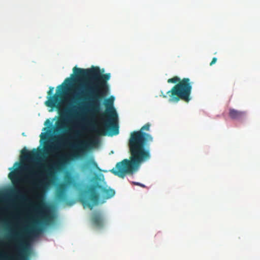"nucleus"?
Instances as JSON below:
<instances>
[{
    "label": "nucleus",
    "instance_id": "nucleus-1",
    "mask_svg": "<svg viewBox=\"0 0 260 260\" xmlns=\"http://www.w3.org/2000/svg\"><path fill=\"white\" fill-rule=\"evenodd\" d=\"M73 74L71 78H66L63 83L59 86L58 92L64 93L69 89L73 81H81L86 80L82 93L88 95L89 103H84L80 108L82 111L96 114L100 110L101 102L107 95L109 86L107 81L110 80V73L103 74L98 67L90 69H81L75 67L73 69Z\"/></svg>",
    "mask_w": 260,
    "mask_h": 260
},
{
    "label": "nucleus",
    "instance_id": "nucleus-2",
    "mask_svg": "<svg viewBox=\"0 0 260 260\" xmlns=\"http://www.w3.org/2000/svg\"><path fill=\"white\" fill-rule=\"evenodd\" d=\"M45 127L40 135V146L28 151L25 148L21 152L22 160L29 162L24 168L27 172V178L35 188L44 182L45 189L49 190V119L44 122Z\"/></svg>",
    "mask_w": 260,
    "mask_h": 260
},
{
    "label": "nucleus",
    "instance_id": "nucleus-3",
    "mask_svg": "<svg viewBox=\"0 0 260 260\" xmlns=\"http://www.w3.org/2000/svg\"><path fill=\"white\" fill-rule=\"evenodd\" d=\"M150 124H145L139 131L131 133L128 141V146L131 156L129 159H124L117 162L115 168L110 171L115 175L123 178L127 174L137 170L142 162L149 159L151 157L150 151L145 148L149 142L153 141L152 137L144 131H149Z\"/></svg>",
    "mask_w": 260,
    "mask_h": 260
},
{
    "label": "nucleus",
    "instance_id": "nucleus-4",
    "mask_svg": "<svg viewBox=\"0 0 260 260\" xmlns=\"http://www.w3.org/2000/svg\"><path fill=\"white\" fill-rule=\"evenodd\" d=\"M52 166L50 159V186L55 187L54 200L56 204H68V191L71 187L75 186V177L70 172H67L63 176V182H58V179L52 172Z\"/></svg>",
    "mask_w": 260,
    "mask_h": 260
},
{
    "label": "nucleus",
    "instance_id": "nucleus-5",
    "mask_svg": "<svg viewBox=\"0 0 260 260\" xmlns=\"http://www.w3.org/2000/svg\"><path fill=\"white\" fill-rule=\"evenodd\" d=\"M100 191L104 199H109L114 197L115 191L113 189L102 186L98 182L93 183L84 190L80 197V201L84 207H87L92 210L94 205L99 203Z\"/></svg>",
    "mask_w": 260,
    "mask_h": 260
},
{
    "label": "nucleus",
    "instance_id": "nucleus-6",
    "mask_svg": "<svg viewBox=\"0 0 260 260\" xmlns=\"http://www.w3.org/2000/svg\"><path fill=\"white\" fill-rule=\"evenodd\" d=\"M167 82L169 83H177L167 92L170 97V102L177 103L180 100L185 102L190 101L192 86L189 78H184L181 80L178 77L175 76L169 79Z\"/></svg>",
    "mask_w": 260,
    "mask_h": 260
},
{
    "label": "nucleus",
    "instance_id": "nucleus-7",
    "mask_svg": "<svg viewBox=\"0 0 260 260\" xmlns=\"http://www.w3.org/2000/svg\"><path fill=\"white\" fill-rule=\"evenodd\" d=\"M114 98L111 96L105 101L106 112L103 115L107 118L104 120V131L96 125L92 127L93 131L98 135H105L106 132H112V135H116L119 133L118 126L116 123L117 120V114L113 107Z\"/></svg>",
    "mask_w": 260,
    "mask_h": 260
},
{
    "label": "nucleus",
    "instance_id": "nucleus-8",
    "mask_svg": "<svg viewBox=\"0 0 260 260\" xmlns=\"http://www.w3.org/2000/svg\"><path fill=\"white\" fill-rule=\"evenodd\" d=\"M95 143V141L92 140L89 141H81L76 144H70V146L73 150V153L68 156L60 155L55 165V169L58 171H61L67 164L68 160L80 157L85 153L87 149L90 148Z\"/></svg>",
    "mask_w": 260,
    "mask_h": 260
},
{
    "label": "nucleus",
    "instance_id": "nucleus-9",
    "mask_svg": "<svg viewBox=\"0 0 260 260\" xmlns=\"http://www.w3.org/2000/svg\"><path fill=\"white\" fill-rule=\"evenodd\" d=\"M14 246L16 252L9 256L1 254V256L7 260H27L24 256V246L25 243L19 234H17Z\"/></svg>",
    "mask_w": 260,
    "mask_h": 260
},
{
    "label": "nucleus",
    "instance_id": "nucleus-10",
    "mask_svg": "<svg viewBox=\"0 0 260 260\" xmlns=\"http://www.w3.org/2000/svg\"><path fill=\"white\" fill-rule=\"evenodd\" d=\"M41 231L40 221L38 219H32L30 225L25 230V233L28 237L35 236Z\"/></svg>",
    "mask_w": 260,
    "mask_h": 260
},
{
    "label": "nucleus",
    "instance_id": "nucleus-11",
    "mask_svg": "<svg viewBox=\"0 0 260 260\" xmlns=\"http://www.w3.org/2000/svg\"><path fill=\"white\" fill-rule=\"evenodd\" d=\"M58 216L55 205L50 201V229L58 226Z\"/></svg>",
    "mask_w": 260,
    "mask_h": 260
},
{
    "label": "nucleus",
    "instance_id": "nucleus-12",
    "mask_svg": "<svg viewBox=\"0 0 260 260\" xmlns=\"http://www.w3.org/2000/svg\"><path fill=\"white\" fill-rule=\"evenodd\" d=\"M92 224L96 228H102L104 226V219L101 213L95 212L93 213L91 219Z\"/></svg>",
    "mask_w": 260,
    "mask_h": 260
},
{
    "label": "nucleus",
    "instance_id": "nucleus-13",
    "mask_svg": "<svg viewBox=\"0 0 260 260\" xmlns=\"http://www.w3.org/2000/svg\"><path fill=\"white\" fill-rule=\"evenodd\" d=\"M229 116L232 119L241 120L246 117V113L245 111H238L231 108L229 110Z\"/></svg>",
    "mask_w": 260,
    "mask_h": 260
},
{
    "label": "nucleus",
    "instance_id": "nucleus-14",
    "mask_svg": "<svg viewBox=\"0 0 260 260\" xmlns=\"http://www.w3.org/2000/svg\"><path fill=\"white\" fill-rule=\"evenodd\" d=\"M20 174V172L18 168L14 169V171L9 174L8 177L13 184H18L21 181Z\"/></svg>",
    "mask_w": 260,
    "mask_h": 260
},
{
    "label": "nucleus",
    "instance_id": "nucleus-15",
    "mask_svg": "<svg viewBox=\"0 0 260 260\" xmlns=\"http://www.w3.org/2000/svg\"><path fill=\"white\" fill-rule=\"evenodd\" d=\"M9 195L20 200H23L25 198L22 190L17 187L11 189L10 190Z\"/></svg>",
    "mask_w": 260,
    "mask_h": 260
},
{
    "label": "nucleus",
    "instance_id": "nucleus-16",
    "mask_svg": "<svg viewBox=\"0 0 260 260\" xmlns=\"http://www.w3.org/2000/svg\"><path fill=\"white\" fill-rule=\"evenodd\" d=\"M89 168L100 170L98 164L94 161L93 158H90L86 162V164L83 167V170H86Z\"/></svg>",
    "mask_w": 260,
    "mask_h": 260
},
{
    "label": "nucleus",
    "instance_id": "nucleus-17",
    "mask_svg": "<svg viewBox=\"0 0 260 260\" xmlns=\"http://www.w3.org/2000/svg\"><path fill=\"white\" fill-rule=\"evenodd\" d=\"M45 225L47 226L49 225V202L47 201L45 205Z\"/></svg>",
    "mask_w": 260,
    "mask_h": 260
},
{
    "label": "nucleus",
    "instance_id": "nucleus-18",
    "mask_svg": "<svg viewBox=\"0 0 260 260\" xmlns=\"http://www.w3.org/2000/svg\"><path fill=\"white\" fill-rule=\"evenodd\" d=\"M7 194L4 192H0V214L2 213L4 209L1 207V205L4 202Z\"/></svg>",
    "mask_w": 260,
    "mask_h": 260
},
{
    "label": "nucleus",
    "instance_id": "nucleus-19",
    "mask_svg": "<svg viewBox=\"0 0 260 260\" xmlns=\"http://www.w3.org/2000/svg\"><path fill=\"white\" fill-rule=\"evenodd\" d=\"M59 114L60 117L64 119L69 117V113L67 110L59 111Z\"/></svg>",
    "mask_w": 260,
    "mask_h": 260
},
{
    "label": "nucleus",
    "instance_id": "nucleus-20",
    "mask_svg": "<svg viewBox=\"0 0 260 260\" xmlns=\"http://www.w3.org/2000/svg\"><path fill=\"white\" fill-rule=\"evenodd\" d=\"M47 100L45 102V104L46 106L49 107V90L47 92Z\"/></svg>",
    "mask_w": 260,
    "mask_h": 260
},
{
    "label": "nucleus",
    "instance_id": "nucleus-21",
    "mask_svg": "<svg viewBox=\"0 0 260 260\" xmlns=\"http://www.w3.org/2000/svg\"><path fill=\"white\" fill-rule=\"evenodd\" d=\"M217 61V58L216 57H213L212 58V60L211 61V62H210V66H212L213 64H214V63H215V62H216Z\"/></svg>",
    "mask_w": 260,
    "mask_h": 260
},
{
    "label": "nucleus",
    "instance_id": "nucleus-22",
    "mask_svg": "<svg viewBox=\"0 0 260 260\" xmlns=\"http://www.w3.org/2000/svg\"><path fill=\"white\" fill-rule=\"evenodd\" d=\"M133 183L135 185H139V186L143 187H145V185L144 184H142L139 182H133Z\"/></svg>",
    "mask_w": 260,
    "mask_h": 260
},
{
    "label": "nucleus",
    "instance_id": "nucleus-23",
    "mask_svg": "<svg viewBox=\"0 0 260 260\" xmlns=\"http://www.w3.org/2000/svg\"><path fill=\"white\" fill-rule=\"evenodd\" d=\"M20 166V163H19V162H15V163L14 164V167H18V166H19V167Z\"/></svg>",
    "mask_w": 260,
    "mask_h": 260
},
{
    "label": "nucleus",
    "instance_id": "nucleus-24",
    "mask_svg": "<svg viewBox=\"0 0 260 260\" xmlns=\"http://www.w3.org/2000/svg\"><path fill=\"white\" fill-rule=\"evenodd\" d=\"M160 96H162L164 98H167V95L164 94L162 92H161V94L160 95Z\"/></svg>",
    "mask_w": 260,
    "mask_h": 260
},
{
    "label": "nucleus",
    "instance_id": "nucleus-25",
    "mask_svg": "<svg viewBox=\"0 0 260 260\" xmlns=\"http://www.w3.org/2000/svg\"><path fill=\"white\" fill-rule=\"evenodd\" d=\"M53 89H54V87H50V90H49V92H50V94H51V93L52 92V91H53Z\"/></svg>",
    "mask_w": 260,
    "mask_h": 260
},
{
    "label": "nucleus",
    "instance_id": "nucleus-26",
    "mask_svg": "<svg viewBox=\"0 0 260 260\" xmlns=\"http://www.w3.org/2000/svg\"><path fill=\"white\" fill-rule=\"evenodd\" d=\"M52 126L51 123L50 122V127Z\"/></svg>",
    "mask_w": 260,
    "mask_h": 260
},
{
    "label": "nucleus",
    "instance_id": "nucleus-27",
    "mask_svg": "<svg viewBox=\"0 0 260 260\" xmlns=\"http://www.w3.org/2000/svg\"><path fill=\"white\" fill-rule=\"evenodd\" d=\"M51 101V98L50 97V101ZM49 106L50 107L51 106V105L50 104L49 105Z\"/></svg>",
    "mask_w": 260,
    "mask_h": 260
},
{
    "label": "nucleus",
    "instance_id": "nucleus-28",
    "mask_svg": "<svg viewBox=\"0 0 260 260\" xmlns=\"http://www.w3.org/2000/svg\"><path fill=\"white\" fill-rule=\"evenodd\" d=\"M49 148H50V150L51 149V146L50 145L49 146Z\"/></svg>",
    "mask_w": 260,
    "mask_h": 260
},
{
    "label": "nucleus",
    "instance_id": "nucleus-29",
    "mask_svg": "<svg viewBox=\"0 0 260 260\" xmlns=\"http://www.w3.org/2000/svg\"><path fill=\"white\" fill-rule=\"evenodd\" d=\"M49 133H51V131H49Z\"/></svg>",
    "mask_w": 260,
    "mask_h": 260
}]
</instances>
